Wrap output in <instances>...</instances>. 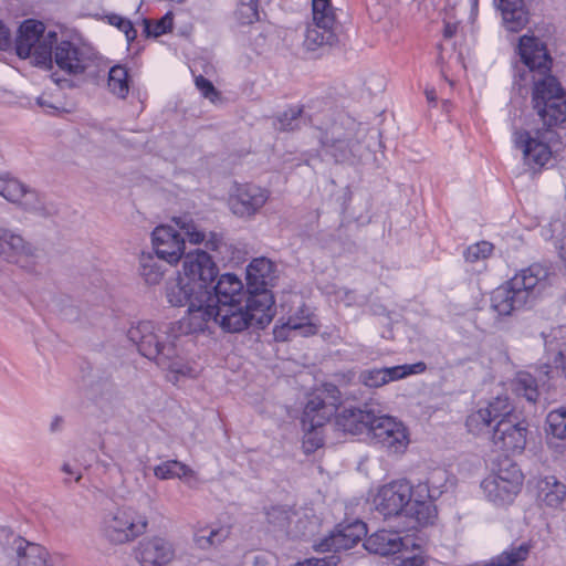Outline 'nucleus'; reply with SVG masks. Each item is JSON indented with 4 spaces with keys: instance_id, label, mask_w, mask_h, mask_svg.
<instances>
[{
    "instance_id": "nucleus-1",
    "label": "nucleus",
    "mask_w": 566,
    "mask_h": 566,
    "mask_svg": "<svg viewBox=\"0 0 566 566\" xmlns=\"http://www.w3.org/2000/svg\"><path fill=\"white\" fill-rule=\"evenodd\" d=\"M209 300L205 304L206 323H216L223 332L240 333L248 328L263 329L274 317L272 294L251 295L234 274L218 275L206 289Z\"/></svg>"
},
{
    "instance_id": "nucleus-2",
    "label": "nucleus",
    "mask_w": 566,
    "mask_h": 566,
    "mask_svg": "<svg viewBox=\"0 0 566 566\" xmlns=\"http://www.w3.org/2000/svg\"><path fill=\"white\" fill-rule=\"evenodd\" d=\"M517 49L521 63L514 67V85L521 88L531 77L533 108L548 130L566 119V94L557 78L551 75L552 57L539 39L524 35Z\"/></svg>"
},
{
    "instance_id": "nucleus-3",
    "label": "nucleus",
    "mask_w": 566,
    "mask_h": 566,
    "mask_svg": "<svg viewBox=\"0 0 566 566\" xmlns=\"http://www.w3.org/2000/svg\"><path fill=\"white\" fill-rule=\"evenodd\" d=\"M171 329L170 324L143 321L130 326L127 337L144 357L154 360L163 369L185 376L190 368L178 348L179 337Z\"/></svg>"
},
{
    "instance_id": "nucleus-4",
    "label": "nucleus",
    "mask_w": 566,
    "mask_h": 566,
    "mask_svg": "<svg viewBox=\"0 0 566 566\" xmlns=\"http://www.w3.org/2000/svg\"><path fill=\"white\" fill-rule=\"evenodd\" d=\"M413 485L408 481H394L381 486L374 497L376 511L385 518L402 517L406 528H417L433 523L437 509L413 496Z\"/></svg>"
},
{
    "instance_id": "nucleus-5",
    "label": "nucleus",
    "mask_w": 566,
    "mask_h": 566,
    "mask_svg": "<svg viewBox=\"0 0 566 566\" xmlns=\"http://www.w3.org/2000/svg\"><path fill=\"white\" fill-rule=\"evenodd\" d=\"M182 234L171 226H158L151 233V242L158 259L170 265L177 264L186 254L185 237L192 244L205 243L211 251H217L222 244V235L217 232L207 233L193 220L174 219Z\"/></svg>"
},
{
    "instance_id": "nucleus-6",
    "label": "nucleus",
    "mask_w": 566,
    "mask_h": 566,
    "mask_svg": "<svg viewBox=\"0 0 566 566\" xmlns=\"http://www.w3.org/2000/svg\"><path fill=\"white\" fill-rule=\"evenodd\" d=\"M547 275V270L538 264L522 270L492 292V310L507 316L531 305L545 289Z\"/></svg>"
},
{
    "instance_id": "nucleus-7",
    "label": "nucleus",
    "mask_w": 566,
    "mask_h": 566,
    "mask_svg": "<svg viewBox=\"0 0 566 566\" xmlns=\"http://www.w3.org/2000/svg\"><path fill=\"white\" fill-rule=\"evenodd\" d=\"M166 298L172 306H187V323L190 333L203 332L207 328L205 304L209 296L206 290L189 279L178 276L166 284Z\"/></svg>"
},
{
    "instance_id": "nucleus-8",
    "label": "nucleus",
    "mask_w": 566,
    "mask_h": 566,
    "mask_svg": "<svg viewBox=\"0 0 566 566\" xmlns=\"http://www.w3.org/2000/svg\"><path fill=\"white\" fill-rule=\"evenodd\" d=\"M148 518L132 506L105 510L102 518L103 535L113 544L135 541L147 532Z\"/></svg>"
},
{
    "instance_id": "nucleus-9",
    "label": "nucleus",
    "mask_w": 566,
    "mask_h": 566,
    "mask_svg": "<svg viewBox=\"0 0 566 566\" xmlns=\"http://www.w3.org/2000/svg\"><path fill=\"white\" fill-rule=\"evenodd\" d=\"M355 128L356 124L346 119L334 122L322 133L321 144L336 163L361 161L368 155L369 149L353 138Z\"/></svg>"
},
{
    "instance_id": "nucleus-10",
    "label": "nucleus",
    "mask_w": 566,
    "mask_h": 566,
    "mask_svg": "<svg viewBox=\"0 0 566 566\" xmlns=\"http://www.w3.org/2000/svg\"><path fill=\"white\" fill-rule=\"evenodd\" d=\"M312 13L313 24L308 25L305 32L306 50L315 51L335 45L338 42L340 25L331 0H312Z\"/></svg>"
},
{
    "instance_id": "nucleus-11",
    "label": "nucleus",
    "mask_w": 566,
    "mask_h": 566,
    "mask_svg": "<svg viewBox=\"0 0 566 566\" xmlns=\"http://www.w3.org/2000/svg\"><path fill=\"white\" fill-rule=\"evenodd\" d=\"M45 27L36 20H25L19 28L15 39V52L19 57L33 56L39 65L52 62V44L56 42V33L44 34Z\"/></svg>"
},
{
    "instance_id": "nucleus-12",
    "label": "nucleus",
    "mask_w": 566,
    "mask_h": 566,
    "mask_svg": "<svg viewBox=\"0 0 566 566\" xmlns=\"http://www.w3.org/2000/svg\"><path fill=\"white\" fill-rule=\"evenodd\" d=\"M523 483V474L511 460L500 462L496 471L489 474L481 483V488L489 499L496 505L511 503L518 494Z\"/></svg>"
},
{
    "instance_id": "nucleus-13",
    "label": "nucleus",
    "mask_w": 566,
    "mask_h": 566,
    "mask_svg": "<svg viewBox=\"0 0 566 566\" xmlns=\"http://www.w3.org/2000/svg\"><path fill=\"white\" fill-rule=\"evenodd\" d=\"M342 403V392L333 384H325L306 402L302 416L303 429L315 431L329 422Z\"/></svg>"
},
{
    "instance_id": "nucleus-14",
    "label": "nucleus",
    "mask_w": 566,
    "mask_h": 566,
    "mask_svg": "<svg viewBox=\"0 0 566 566\" xmlns=\"http://www.w3.org/2000/svg\"><path fill=\"white\" fill-rule=\"evenodd\" d=\"M0 196L24 211L40 217H50L56 213L54 205L46 203L34 189L9 174L0 175Z\"/></svg>"
},
{
    "instance_id": "nucleus-15",
    "label": "nucleus",
    "mask_w": 566,
    "mask_h": 566,
    "mask_svg": "<svg viewBox=\"0 0 566 566\" xmlns=\"http://www.w3.org/2000/svg\"><path fill=\"white\" fill-rule=\"evenodd\" d=\"M528 434V422L522 417L500 419L483 436H488L495 450L521 452L524 450Z\"/></svg>"
},
{
    "instance_id": "nucleus-16",
    "label": "nucleus",
    "mask_w": 566,
    "mask_h": 566,
    "mask_svg": "<svg viewBox=\"0 0 566 566\" xmlns=\"http://www.w3.org/2000/svg\"><path fill=\"white\" fill-rule=\"evenodd\" d=\"M369 436L374 444L390 455L402 454L410 442L405 424L389 416H377Z\"/></svg>"
},
{
    "instance_id": "nucleus-17",
    "label": "nucleus",
    "mask_w": 566,
    "mask_h": 566,
    "mask_svg": "<svg viewBox=\"0 0 566 566\" xmlns=\"http://www.w3.org/2000/svg\"><path fill=\"white\" fill-rule=\"evenodd\" d=\"M509 417L521 416L513 411L507 397L497 396L490 400L485 407L471 411L467 417L465 427L469 433L481 437L492 424Z\"/></svg>"
},
{
    "instance_id": "nucleus-18",
    "label": "nucleus",
    "mask_w": 566,
    "mask_h": 566,
    "mask_svg": "<svg viewBox=\"0 0 566 566\" xmlns=\"http://www.w3.org/2000/svg\"><path fill=\"white\" fill-rule=\"evenodd\" d=\"M0 566H54L49 551L40 544L15 537L4 548Z\"/></svg>"
},
{
    "instance_id": "nucleus-19",
    "label": "nucleus",
    "mask_w": 566,
    "mask_h": 566,
    "mask_svg": "<svg viewBox=\"0 0 566 566\" xmlns=\"http://www.w3.org/2000/svg\"><path fill=\"white\" fill-rule=\"evenodd\" d=\"M270 191L254 184L237 185L229 198L233 214L239 218H253L268 202Z\"/></svg>"
},
{
    "instance_id": "nucleus-20",
    "label": "nucleus",
    "mask_w": 566,
    "mask_h": 566,
    "mask_svg": "<svg viewBox=\"0 0 566 566\" xmlns=\"http://www.w3.org/2000/svg\"><path fill=\"white\" fill-rule=\"evenodd\" d=\"M35 258V250L27 244L21 235L0 228V271L4 264H17L31 270Z\"/></svg>"
},
{
    "instance_id": "nucleus-21",
    "label": "nucleus",
    "mask_w": 566,
    "mask_h": 566,
    "mask_svg": "<svg viewBox=\"0 0 566 566\" xmlns=\"http://www.w3.org/2000/svg\"><path fill=\"white\" fill-rule=\"evenodd\" d=\"M182 268L185 276L202 290L210 287L219 274V268L212 256L201 249L186 253Z\"/></svg>"
},
{
    "instance_id": "nucleus-22",
    "label": "nucleus",
    "mask_w": 566,
    "mask_h": 566,
    "mask_svg": "<svg viewBox=\"0 0 566 566\" xmlns=\"http://www.w3.org/2000/svg\"><path fill=\"white\" fill-rule=\"evenodd\" d=\"M542 129H536L535 135L528 130L515 129L513 142L517 149L522 150L524 163L528 166H545L552 157L549 146L543 140Z\"/></svg>"
},
{
    "instance_id": "nucleus-23",
    "label": "nucleus",
    "mask_w": 566,
    "mask_h": 566,
    "mask_svg": "<svg viewBox=\"0 0 566 566\" xmlns=\"http://www.w3.org/2000/svg\"><path fill=\"white\" fill-rule=\"evenodd\" d=\"M366 533V524L361 521L345 526L339 525L329 536L323 538L314 547L319 553L333 552L336 555L338 552L354 547Z\"/></svg>"
},
{
    "instance_id": "nucleus-24",
    "label": "nucleus",
    "mask_w": 566,
    "mask_h": 566,
    "mask_svg": "<svg viewBox=\"0 0 566 566\" xmlns=\"http://www.w3.org/2000/svg\"><path fill=\"white\" fill-rule=\"evenodd\" d=\"M426 368L427 366L422 361L411 365L370 368L359 373L358 381L368 388H379L390 381L402 379L409 375L421 374Z\"/></svg>"
},
{
    "instance_id": "nucleus-25",
    "label": "nucleus",
    "mask_w": 566,
    "mask_h": 566,
    "mask_svg": "<svg viewBox=\"0 0 566 566\" xmlns=\"http://www.w3.org/2000/svg\"><path fill=\"white\" fill-rule=\"evenodd\" d=\"M52 60L60 70L70 75H77L85 72L90 65L91 55L88 50L80 48L71 41H61L52 49Z\"/></svg>"
},
{
    "instance_id": "nucleus-26",
    "label": "nucleus",
    "mask_w": 566,
    "mask_h": 566,
    "mask_svg": "<svg viewBox=\"0 0 566 566\" xmlns=\"http://www.w3.org/2000/svg\"><path fill=\"white\" fill-rule=\"evenodd\" d=\"M318 332V326L314 322V315L310 308L301 304L287 321L281 325H276L273 329L275 340L285 342L290 338L291 333H297L301 336L308 337Z\"/></svg>"
},
{
    "instance_id": "nucleus-27",
    "label": "nucleus",
    "mask_w": 566,
    "mask_h": 566,
    "mask_svg": "<svg viewBox=\"0 0 566 566\" xmlns=\"http://www.w3.org/2000/svg\"><path fill=\"white\" fill-rule=\"evenodd\" d=\"M136 558L142 566H166L175 558V547L169 541L155 536L138 544Z\"/></svg>"
},
{
    "instance_id": "nucleus-28",
    "label": "nucleus",
    "mask_w": 566,
    "mask_h": 566,
    "mask_svg": "<svg viewBox=\"0 0 566 566\" xmlns=\"http://www.w3.org/2000/svg\"><path fill=\"white\" fill-rule=\"evenodd\" d=\"M378 415L369 407L364 405L360 407L345 408L335 418V426L344 432L350 434H360L363 432L370 433V427L374 426Z\"/></svg>"
},
{
    "instance_id": "nucleus-29",
    "label": "nucleus",
    "mask_w": 566,
    "mask_h": 566,
    "mask_svg": "<svg viewBox=\"0 0 566 566\" xmlns=\"http://www.w3.org/2000/svg\"><path fill=\"white\" fill-rule=\"evenodd\" d=\"M275 279V265L266 258L254 259L247 268L248 289L251 295L272 294L269 286L273 285Z\"/></svg>"
},
{
    "instance_id": "nucleus-30",
    "label": "nucleus",
    "mask_w": 566,
    "mask_h": 566,
    "mask_svg": "<svg viewBox=\"0 0 566 566\" xmlns=\"http://www.w3.org/2000/svg\"><path fill=\"white\" fill-rule=\"evenodd\" d=\"M549 366L545 365L536 369V375L528 371H520L514 379V390L523 396L530 402H536L542 390L548 385L551 379Z\"/></svg>"
},
{
    "instance_id": "nucleus-31",
    "label": "nucleus",
    "mask_w": 566,
    "mask_h": 566,
    "mask_svg": "<svg viewBox=\"0 0 566 566\" xmlns=\"http://www.w3.org/2000/svg\"><path fill=\"white\" fill-rule=\"evenodd\" d=\"M364 547L370 554L389 556L401 552L405 547V542L399 532L379 530L365 539Z\"/></svg>"
},
{
    "instance_id": "nucleus-32",
    "label": "nucleus",
    "mask_w": 566,
    "mask_h": 566,
    "mask_svg": "<svg viewBox=\"0 0 566 566\" xmlns=\"http://www.w3.org/2000/svg\"><path fill=\"white\" fill-rule=\"evenodd\" d=\"M536 497L548 509H559L566 501V484L554 475L539 478L536 482Z\"/></svg>"
},
{
    "instance_id": "nucleus-33",
    "label": "nucleus",
    "mask_w": 566,
    "mask_h": 566,
    "mask_svg": "<svg viewBox=\"0 0 566 566\" xmlns=\"http://www.w3.org/2000/svg\"><path fill=\"white\" fill-rule=\"evenodd\" d=\"M501 10L503 24L510 32H518L528 23V12L522 0H494Z\"/></svg>"
},
{
    "instance_id": "nucleus-34",
    "label": "nucleus",
    "mask_w": 566,
    "mask_h": 566,
    "mask_svg": "<svg viewBox=\"0 0 566 566\" xmlns=\"http://www.w3.org/2000/svg\"><path fill=\"white\" fill-rule=\"evenodd\" d=\"M446 476V471L440 469L433 470L430 472L426 481H421L417 485H413V496H416L417 500H421L422 503L429 504L431 507H436L433 505V501L442 494L441 488L447 479Z\"/></svg>"
},
{
    "instance_id": "nucleus-35",
    "label": "nucleus",
    "mask_w": 566,
    "mask_h": 566,
    "mask_svg": "<svg viewBox=\"0 0 566 566\" xmlns=\"http://www.w3.org/2000/svg\"><path fill=\"white\" fill-rule=\"evenodd\" d=\"M319 530V520L311 510H295L289 537L294 539H308Z\"/></svg>"
},
{
    "instance_id": "nucleus-36",
    "label": "nucleus",
    "mask_w": 566,
    "mask_h": 566,
    "mask_svg": "<svg viewBox=\"0 0 566 566\" xmlns=\"http://www.w3.org/2000/svg\"><path fill=\"white\" fill-rule=\"evenodd\" d=\"M311 122L303 107H291L276 116L273 126L280 132H294Z\"/></svg>"
},
{
    "instance_id": "nucleus-37",
    "label": "nucleus",
    "mask_w": 566,
    "mask_h": 566,
    "mask_svg": "<svg viewBox=\"0 0 566 566\" xmlns=\"http://www.w3.org/2000/svg\"><path fill=\"white\" fill-rule=\"evenodd\" d=\"M160 261L157 255L142 253L139 258V274L146 284L156 285L163 280L166 269Z\"/></svg>"
},
{
    "instance_id": "nucleus-38",
    "label": "nucleus",
    "mask_w": 566,
    "mask_h": 566,
    "mask_svg": "<svg viewBox=\"0 0 566 566\" xmlns=\"http://www.w3.org/2000/svg\"><path fill=\"white\" fill-rule=\"evenodd\" d=\"M294 513L295 510L287 506H272L266 511V521L272 525L275 532H281L289 537V531Z\"/></svg>"
},
{
    "instance_id": "nucleus-39",
    "label": "nucleus",
    "mask_w": 566,
    "mask_h": 566,
    "mask_svg": "<svg viewBox=\"0 0 566 566\" xmlns=\"http://www.w3.org/2000/svg\"><path fill=\"white\" fill-rule=\"evenodd\" d=\"M154 475L159 480L182 479L185 476H193L195 472L180 461L168 460L154 468Z\"/></svg>"
},
{
    "instance_id": "nucleus-40",
    "label": "nucleus",
    "mask_w": 566,
    "mask_h": 566,
    "mask_svg": "<svg viewBox=\"0 0 566 566\" xmlns=\"http://www.w3.org/2000/svg\"><path fill=\"white\" fill-rule=\"evenodd\" d=\"M108 90L119 98H125L129 92L127 69L123 65H114L108 72Z\"/></svg>"
},
{
    "instance_id": "nucleus-41",
    "label": "nucleus",
    "mask_w": 566,
    "mask_h": 566,
    "mask_svg": "<svg viewBox=\"0 0 566 566\" xmlns=\"http://www.w3.org/2000/svg\"><path fill=\"white\" fill-rule=\"evenodd\" d=\"M548 439H566V408L553 410L546 418Z\"/></svg>"
},
{
    "instance_id": "nucleus-42",
    "label": "nucleus",
    "mask_w": 566,
    "mask_h": 566,
    "mask_svg": "<svg viewBox=\"0 0 566 566\" xmlns=\"http://www.w3.org/2000/svg\"><path fill=\"white\" fill-rule=\"evenodd\" d=\"M258 0H240L235 19L241 24H252L259 20Z\"/></svg>"
},
{
    "instance_id": "nucleus-43",
    "label": "nucleus",
    "mask_w": 566,
    "mask_h": 566,
    "mask_svg": "<svg viewBox=\"0 0 566 566\" xmlns=\"http://www.w3.org/2000/svg\"><path fill=\"white\" fill-rule=\"evenodd\" d=\"M493 251V244L488 241H481L468 247L464 251L465 261L474 263L488 259Z\"/></svg>"
},
{
    "instance_id": "nucleus-44",
    "label": "nucleus",
    "mask_w": 566,
    "mask_h": 566,
    "mask_svg": "<svg viewBox=\"0 0 566 566\" xmlns=\"http://www.w3.org/2000/svg\"><path fill=\"white\" fill-rule=\"evenodd\" d=\"M108 22L123 31L128 42H133L136 39L137 31L128 19H125L118 14H112L108 17Z\"/></svg>"
},
{
    "instance_id": "nucleus-45",
    "label": "nucleus",
    "mask_w": 566,
    "mask_h": 566,
    "mask_svg": "<svg viewBox=\"0 0 566 566\" xmlns=\"http://www.w3.org/2000/svg\"><path fill=\"white\" fill-rule=\"evenodd\" d=\"M174 18L170 12L166 13L159 21L156 22L153 29L146 24V31L149 35L155 38L160 36L172 30Z\"/></svg>"
},
{
    "instance_id": "nucleus-46",
    "label": "nucleus",
    "mask_w": 566,
    "mask_h": 566,
    "mask_svg": "<svg viewBox=\"0 0 566 566\" xmlns=\"http://www.w3.org/2000/svg\"><path fill=\"white\" fill-rule=\"evenodd\" d=\"M195 83L203 97L210 99L211 102H214L219 97V92L216 90L213 84L205 76H197Z\"/></svg>"
},
{
    "instance_id": "nucleus-47",
    "label": "nucleus",
    "mask_w": 566,
    "mask_h": 566,
    "mask_svg": "<svg viewBox=\"0 0 566 566\" xmlns=\"http://www.w3.org/2000/svg\"><path fill=\"white\" fill-rule=\"evenodd\" d=\"M339 563V557L335 554L321 557V558H310L304 563L298 564L297 566H337Z\"/></svg>"
},
{
    "instance_id": "nucleus-48",
    "label": "nucleus",
    "mask_w": 566,
    "mask_h": 566,
    "mask_svg": "<svg viewBox=\"0 0 566 566\" xmlns=\"http://www.w3.org/2000/svg\"><path fill=\"white\" fill-rule=\"evenodd\" d=\"M195 543L201 549L213 547L209 528H203L195 534Z\"/></svg>"
},
{
    "instance_id": "nucleus-49",
    "label": "nucleus",
    "mask_w": 566,
    "mask_h": 566,
    "mask_svg": "<svg viewBox=\"0 0 566 566\" xmlns=\"http://www.w3.org/2000/svg\"><path fill=\"white\" fill-rule=\"evenodd\" d=\"M209 532L213 546H218L229 537L230 527L221 526L219 528H209Z\"/></svg>"
},
{
    "instance_id": "nucleus-50",
    "label": "nucleus",
    "mask_w": 566,
    "mask_h": 566,
    "mask_svg": "<svg viewBox=\"0 0 566 566\" xmlns=\"http://www.w3.org/2000/svg\"><path fill=\"white\" fill-rule=\"evenodd\" d=\"M252 566H275V562L270 554L258 553L252 556Z\"/></svg>"
},
{
    "instance_id": "nucleus-51",
    "label": "nucleus",
    "mask_w": 566,
    "mask_h": 566,
    "mask_svg": "<svg viewBox=\"0 0 566 566\" xmlns=\"http://www.w3.org/2000/svg\"><path fill=\"white\" fill-rule=\"evenodd\" d=\"M553 361L555 368L560 370L566 379V345L557 352Z\"/></svg>"
},
{
    "instance_id": "nucleus-52",
    "label": "nucleus",
    "mask_w": 566,
    "mask_h": 566,
    "mask_svg": "<svg viewBox=\"0 0 566 566\" xmlns=\"http://www.w3.org/2000/svg\"><path fill=\"white\" fill-rule=\"evenodd\" d=\"M11 44L9 29L0 21V50H7Z\"/></svg>"
},
{
    "instance_id": "nucleus-53",
    "label": "nucleus",
    "mask_w": 566,
    "mask_h": 566,
    "mask_svg": "<svg viewBox=\"0 0 566 566\" xmlns=\"http://www.w3.org/2000/svg\"><path fill=\"white\" fill-rule=\"evenodd\" d=\"M36 104L44 108L46 113L53 114L60 109V107L53 105L48 98L40 96L36 98Z\"/></svg>"
},
{
    "instance_id": "nucleus-54",
    "label": "nucleus",
    "mask_w": 566,
    "mask_h": 566,
    "mask_svg": "<svg viewBox=\"0 0 566 566\" xmlns=\"http://www.w3.org/2000/svg\"><path fill=\"white\" fill-rule=\"evenodd\" d=\"M399 566H426V562L421 556H411L403 558Z\"/></svg>"
},
{
    "instance_id": "nucleus-55",
    "label": "nucleus",
    "mask_w": 566,
    "mask_h": 566,
    "mask_svg": "<svg viewBox=\"0 0 566 566\" xmlns=\"http://www.w3.org/2000/svg\"><path fill=\"white\" fill-rule=\"evenodd\" d=\"M62 471L66 475L74 476L76 482H80L82 479V472L80 470H75L70 463H64L62 465Z\"/></svg>"
},
{
    "instance_id": "nucleus-56",
    "label": "nucleus",
    "mask_w": 566,
    "mask_h": 566,
    "mask_svg": "<svg viewBox=\"0 0 566 566\" xmlns=\"http://www.w3.org/2000/svg\"><path fill=\"white\" fill-rule=\"evenodd\" d=\"M62 424H63V418L60 416H55L50 423L51 432H56V431L61 430Z\"/></svg>"
},
{
    "instance_id": "nucleus-57",
    "label": "nucleus",
    "mask_w": 566,
    "mask_h": 566,
    "mask_svg": "<svg viewBox=\"0 0 566 566\" xmlns=\"http://www.w3.org/2000/svg\"><path fill=\"white\" fill-rule=\"evenodd\" d=\"M424 93L429 103H433L437 101V94L434 88H427Z\"/></svg>"
},
{
    "instance_id": "nucleus-58",
    "label": "nucleus",
    "mask_w": 566,
    "mask_h": 566,
    "mask_svg": "<svg viewBox=\"0 0 566 566\" xmlns=\"http://www.w3.org/2000/svg\"><path fill=\"white\" fill-rule=\"evenodd\" d=\"M455 32V27L451 25V24H447L446 25V29H444V36L446 38H451Z\"/></svg>"
},
{
    "instance_id": "nucleus-59",
    "label": "nucleus",
    "mask_w": 566,
    "mask_h": 566,
    "mask_svg": "<svg viewBox=\"0 0 566 566\" xmlns=\"http://www.w3.org/2000/svg\"><path fill=\"white\" fill-rule=\"evenodd\" d=\"M472 6V11H475L478 8V0H470Z\"/></svg>"
},
{
    "instance_id": "nucleus-60",
    "label": "nucleus",
    "mask_w": 566,
    "mask_h": 566,
    "mask_svg": "<svg viewBox=\"0 0 566 566\" xmlns=\"http://www.w3.org/2000/svg\"><path fill=\"white\" fill-rule=\"evenodd\" d=\"M52 78L55 83L60 84L61 80L59 77H55V74H52Z\"/></svg>"
},
{
    "instance_id": "nucleus-61",
    "label": "nucleus",
    "mask_w": 566,
    "mask_h": 566,
    "mask_svg": "<svg viewBox=\"0 0 566 566\" xmlns=\"http://www.w3.org/2000/svg\"><path fill=\"white\" fill-rule=\"evenodd\" d=\"M546 348L548 352L551 350V345L547 342H546Z\"/></svg>"
}]
</instances>
